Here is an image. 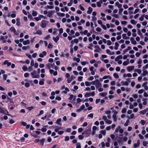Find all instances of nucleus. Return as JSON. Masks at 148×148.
<instances>
[{"mask_svg": "<svg viewBox=\"0 0 148 148\" xmlns=\"http://www.w3.org/2000/svg\"><path fill=\"white\" fill-rule=\"evenodd\" d=\"M102 119L104 120L105 123L108 124H110L112 123L111 120H109L107 118V117L106 116H103L102 117Z\"/></svg>", "mask_w": 148, "mask_h": 148, "instance_id": "f257e3e1", "label": "nucleus"}, {"mask_svg": "<svg viewBox=\"0 0 148 148\" xmlns=\"http://www.w3.org/2000/svg\"><path fill=\"white\" fill-rule=\"evenodd\" d=\"M31 74L33 78H38L39 77V75H37L36 72V71H34L33 72L31 73Z\"/></svg>", "mask_w": 148, "mask_h": 148, "instance_id": "f03ea898", "label": "nucleus"}, {"mask_svg": "<svg viewBox=\"0 0 148 148\" xmlns=\"http://www.w3.org/2000/svg\"><path fill=\"white\" fill-rule=\"evenodd\" d=\"M47 23V21L45 20H43L41 22V27L42 28H44L46 26Z\"/></svg>", "mask_w": 148, "mask_h": 148, "instance_id": "7ed1b4c3", "label": "nucleus"}, {"mask_svg": "<svg viewBox=\"0 0 148 148\" xmlns=\"http://www.w3.org/2000/svg\"><path fill=\"white\" fill-rule=\"evenodd\" d=\"M82 134L84 135V137H88L90 135L89 131L88 130L84 131L82 133Z\"/></svg>", "mask_w": 148, "mask_h": 148, "instance_id": "20e7f679", "label": "nucleus"}, {"mask_svg": "<svg viewBox=\"0 0 148 148\" xmlns=\"http://www.w3.org/2000/svg\"><path fill=\"white\" fill-rule=\"evenodd\" d=\"M97 82L96 83L95 86L96 88L100 87L101 86V84L100 82H99L98 79H97Z\"/></svg>", "mask_w": 148, "mask_h": 148, "instance_id": "39448f33", "label": "nucleus"}, {"mask_svg": "<svg viewBox=\"0 0 148 148\" xmlns=\"http://www.w3.org/2000/svg\"><path fill=\"white\" fill-rule=\"evenodd\" d=\"M47 55V52L46 51H43L42 53H40L39 55V56L40 58H43L44 56H46Z\"/></svg>", "mask_w": 148, "mask_h": 148, "instance_id": "423d86ee", "label": "nucleus"}, {"mask_svg": "<svg viewBox=\"0 0 148 148\" xmlns=\"http://www.w3.org/2000/svg\"><path fill=\"white\" fill-rule=\"evenodd\" d=\"M117 112L115 111L114 112L113 115V118L114 121H116L117 120L116 114H117Z\"/></svg>", "mask_w": 148, "mask_h": 148, "instance_id": "0eeeda50", "label": "nucleus"}, {"mask_svg": "<svg viewBox=\"0 0 148 148\" xmlns=\"http://www.w3.org/2000/svg\"><path fill=\"white\" fill-rule=\"evenodd\" d=\"M10 30L11 32L14 33L15 35H17L16 32V30L14 27H11L10 28Z\"/></svg>", "mask_w": 148, "mask_h": 148, "instance_id": "6e6552de", "label": "nucleus"}, {"mask_svg": "<svg viewBox=\"0 0 148 148\" xmlns=\"http://www.w3.org/2000/svg\"><path fill=\"white\" fill-rule=\"evenodd\" d=\"M130 40L131 41L132 44L135 45L137 43L134 40V38L133 37H131L130 38Z\"/></svg>", "mask_w": 148, "mask_h": 148, "instance_id": "1a4fd4ad", "label": "nucleus"}, {"mask_svg": "<svg viewBox=\"0 0 148 148\" xmlns=\"http://www.w3.org/2000/svg\"><path fill=\"white\" fill-rule=\"evenodd\" d=\"M134 66H128L127 68V70L129 72H130L134 69Z\"/></svg>", "mask_w": 148, "mask_h": 148, "instance_id": "9d476101", "label": "nucleus"}, {"mask_svg": "<svg viewBox=\"0 0 148 148\" xmlns=\"http://www.w3.org/2000/svg\"><path fill=\"white\" fill-rule=\"evenodd\" d=\"M122 56L121 55H119L117 56L115 59V61L117 62L120 59H122Z\"/></svg>", "mask_w": 148, "mask_h": 148, "instance_id": "9b49d317", "label": "nucleus"}, {"mask_svg": "<svg viewBox=\"0 0 148 148\" xmlns=\"http://www.w3.org/2000/svg\"><path fill=\"white\" fill-rule=\"evenodd\" d=\"M148 111V108H146L140 112V113L142 115L144 114L147 111Z\"/></svg>", "mask_w": 148, "mask_h": 148, "instance_id": "f8f14e48", "label": "nucleus"}, {"mask_svg": "<svg viewBox=\"0 0 148 148\" xmlns=\"http://www.w3.org/2000/svg\"><path fill=\"white\" fill-rule=\"evenodd\" d=\"M3 64L5 65L7 64L8 66H9L11 64L10 62H9L7 60H5L4 61Z\"/></svg>", "mask_w": 148, "mask_h": 148, "instance_id": "ddd939ff", "label": "nucleus"}, {"mask_svg": "<svg viewBox=\"0 0 148 148\" xmlns=\"http://www.w3.org/2000/svg\"><path fill=\"white\" fill-rule=\"evenodd\" d=\"M59 38L58 36H56L55 37H53V39L54 41L57 43L58 40H59Z\"/></svg>", "mask_w": 148, "mask_h": 148, "instance_id": "4468645a", "label": "nucleus"}, {"mask_svg": "<svg viewBox=\"0 0 148 148\" xmlns=\"http://www.w3.org/2000/svg\"><path fill=\"white\" fill-rule=\"evenodd\" d=\"M52 64L48 63L46 65V67L48 69H50L51 67L52 68Z\"/></svg>", "mask_w": 148, "mask_h": 148, "instance_id": "2eb2a0df", "label": "nucleus"}, {"mask_svg": "<svg viewBox=\"0 0 148 148\" xmlns=\"http://www.w3.org/2000/svg\"><path fill=\"white\" fill-rule=\"evenodd\" d=\"M92 11V8L90 7H89L88 8V10L87 12L88 14H91Z\"/></svg>", "mask_w": 148, "mask_h": 148, "instance_id": "dca6fc26", "label": "nucleus"}, {"mask_svg": "<svg viewBox=\"0 0 148 148\" xmlns=\"http://www.w3.org/2000/svg\"><path fill=\"white\" fill-rule=\"evenodd\" d=\"M122 36L123 39L125 40L128 39L129 38V37H127V36L126 34H123L122 35Z\"/></svg>", "mask_w": 148, "mask_h": 148, "instance_id": "f3484780", "label": "nucleus"}, {"mask_svg": "<svg viewBox=\"0 0 148 148\" xmlns=\"http://www.w3.org/2000/svg\"><path fill=\"white\" fill-rule=\"evenodd\" d=\"M121 85L123 86L125 85L127 86L129 84L126 81L124 82V81H122L121 82Z\"/></svg>", "mask_w": 148, "mask_h": 148, "instance_id": "a211bd4d", "label": "nucleus"}, {"mask_svg": "<svg viewBox=\"0 0 148 148\" xmlns=\"http://www.w3.org/2000/svg\"><path fill=\"white\" fill-rule=\"evenodd\" d=\"M30 43V41L29 40H25L23 42V44L24 45H26L27 44H29Z\"/></svg>", "mask_w": 148, "mask_h": 148, "instance_id": "6ab92c4d", "label": "nucleus"}, {"mask_svg": "<svg viewBox=\"0 0 148 148\" xmlns=\"http://www.w3.org/2000/svg\"><path fill=\"white\" fill-rule=\"evenodd\" d=\"M119 46V43L117 42H115V47H114V49L116 50H117L118 49Z\"/></svg>", "mask_w": 148, "mask_h": 148, "instance_id": "aec40b11", "label": "nucleus"}, {"mask_svg": "<svg viewBox=\"0 0 148 148\" xmlns=\"http://www.w3.org/2000/svg\"><path fill=\"white\" fill-rule=\"evenodd\" d=\"M61 118L58 119L57 120V121L56 122V123L59 125H61L60 122H61Z\"/></svg>", "mask_w": 148, "mask_h": 148, "instance_id": "412c9836", "label": "nucleus"}, {"mask_svg": "<svg viewBox=\"0 0 148 148\" xmlns=\"http://www.w3.org/2000/svg\"><path fill=\"white\" fill-rule=\"evenodd\" d=\"M130 22L132 24L135 25L137 23V21H136L134 20H131L130 21Z\"/></svg>", "mask_w": 148, "mask_h": 148, "instance_id": "4be33fe9", "label": "nucleus"}, {"mask_svg": "<svg viewBox=\"0 0 148 148\" xmlns=\"http://www.w3.org/2000/svg\"><path fill=\"white\" fill-rule=\"evenodd\" d=\"M37 12L34 10H33L32 11V15L34 16H35L37 15Z\"/></svg>", "mask_w": 148, "mask_h": 148, "instance_id": "5701e85b", "label": "nucleus"}, {"mask_svg": "<svg viewBox=\"0 0 148 148\" xmlns=\"http://www.w3.org/2000/svg\"><path fill=\"white\" fill-rule=\"evenodd\" d=\"M22 69H23V70L25 71H27L28 69L27 68V66L25 65L23 66Z\"/></svg>", "mask_w": 148, "mask_h": 148, "instance_id": "b1692460", "label": "nucleus"}, {"mask_svg": "<svg viewBox=\"0 0 148 148\" xmlns=\"http://www.w3.org/2000/svg\"><path fill=\"white\" fill-rule=\"evenodd\" d=\"M74 42L75 43H77L78 42H79V41H78V39H76V38H75V39H74V41H73V40H71V43H72L73 44V42Z\"/></svg>", "mask_w": 148, "mask_h": 148, "instance_id": "393cba45", "label": "nucleus"}, {"mask_svg": "<svg viewBox=\"0 0 148 148\" xmlns=\"http://www.w3.org/2000/svg\"><path fill=\"white\" fill-rule=\"evenodd\" d=\"M121 128L120 126H118L115 129V132L116 133L118 132L119 131V129Z\"/></svg>", "mask_w": 148, "mask_h": 148, "instance_id": "a878e982", "label": "nucleus"}, {"mask_svg": "<svg viewBox=\"0 0 148 148\" xmlns=\"http://www.w3.org/2000/svg\"><path fill=\"white\" fill-rule=\"evenodd\" d=\"M53 13V12L51 11L49 12L48 14L47 15V16H48V17H51V16H52Z\"/></svg>", "mask_w": 148, "mask_h": 148, "instance_id": "bb28decb", "label": "nucleus"}, {"mask_svg": "<svg viewBox=\"0 0 148 148\" xmlns=\"http://www.w3.org/2000/svg\"><path fill=\"white\" fill-rule=\"evenodd\" d=\"M0 113H5L4 111L3 110V108L0 106Z\"/></svg>", "mask_w": 148, "mask_h": 148, "instance_id": "cd10ccee", "label": "nucleus"}, {"mask_svg": "<svg viewBox=\"0 0 148 148\" xmlns=\"http://www.w3.org/2000/svg\"><path fill=\"white\" fill-rule=\"evenodd\" d=\"M57 15L58 16H59L63 17L65 16V14L64 13H61L60 12L58 13L57 14Z\"/></svg>", "mask_w": 148, "mask_h": 148, "instance_id": "c85d7f7f", "label": "nucleus"}, {"mask_svg": "<svg viewBox=\"0 0 148 148\" xmlns=\"http://www.w3.org/2000/svg\"><path fill=\"white\" fill-rule=\"evenodd\" d=\"M10 106H11L10 108V109L11 110H13L15 106L14 104H10Z\"/></svg>", "mask_w": 148, "mask_h": 148, "instance_id": "c756f323", "label": "nucleus"}, {"mask_svg": "<svg viewBox=\"0 0 148 148\" xmlns=\"http://www.w3.org/2000/svg\"><path fill=\"white\" fill-rule=\"evenodd\" d=\"M73 59L74 60L76 61L78 63L79 62H80V59L79 58H76L75 57L74 58H73Z\"/></svg>", "mask_w": 148, "mask_h": 148, "instance_id": "7c9ffc66", "label": "nucleus"}, {"mask_svg": "<svg viewBox=\"0 0 148 148\" xmlns=\"http://www.w3.org/2000/svg\"><path fill=\"white\" fill-rule=\"evenodd\" d=\"M93 46V44L92 43H90L89 44V46H88V48L89 49L92 50L93 49L92 48V47Z\"/></svg>", "mask_w": 148, "mask_h": 148, "instance_id": "2f4dec72", "label": "nucleus"}, {"mask_svg": "<svg viewBox=\"0 0 148 148\" xmlns=\"http://www.w3.org/2000/svg\"><path fill=\"white\" fill-rule=\"evenodd\" d=\"M45 140V139L43 138L41 140H40V142L41 143L42 145H43L44 144V142Z\"/></svg>", "mask_w": 148, "mask_h": 148, "instance_id": "473e14b6", "label": "nucleus"}, {"mask_svg": "<svg viewBox=\"0 0 148 148\" xmlns=\"http://www.w3.org/2000/svg\"><path fill=\"white\" fill-rule=\"evenodd\" d=\"M34 34H37L39 35H41L42 34V31L40 30H38L36 31V33H34Z\"/></svg>", "mask_w": 148, "mask_h": 148, "instance_id": "72a5a7b5", "label": "nucleus"}, {"mask_svg": "<svg viewBox=\"0 0 148 148\" xmlns=\"http://www.w3.org/2000/svg\"><path fill=\"white\" fill-rule=\"evenodd\" d=\"M129 62L128 61H125L123 62V64L124 66H126L129 64Z\"/></svg>", "mask_w": 148, "mask_h": 148, "instance_id": "f704fd0d", "label": "nucleus"}, {"mask_svg": "<svg viewBox=\"0 0 148 148\" xmlns=\"http://www.w3.org/2000/svg\"><path fill=\"white\" fill-rule=\"evenodd\" d=\"M99 95L103 97L106 96L107 95V93L105 92L100 93H99Z\"/></svg>", "mask_w": 148, "mask_h": 148, "instance_id": "c9c22d12", "label": "nucleus"}, {"mask_svg": "<svg viewBox=\"0 0 148 148\" xmlns=\"http://www.w3.org/2000/svg\"><path fill=\"white\" fill-rule=\"evenodd\" d=\"M90 96V93H86L85 94L84 97L85 98L89 97Z\"/></svg>", "mask_w": 148, "mask_h": 148, "instance_id": "e433bc0d", "label": "nucleus"}, {"mask_svg": "<svg viewBox=\"0 0 148 148\" xmlns=\"http://www.w3.org/2000/svg\"><path fill=\"white\" fill-rule=\"evenodd\" d=\"M76 148H81V144L80 143H78L76 144Z\"/></svg>", "mask_w": 148, "mask_h": 148, "instance_id": "4c0bfd02", "label": "nucleus"}, {"mask_svg": "<svg viewBox=\"0 0 148 148\" xmlns=\"http://www.w3.org/2000/svg\"><path fill=\"white\" fill-rule=\"evenodd\" d=\"M147 73V71H143V73L141 74V75L143 76H145Z\"/></svg>", "mask_w": 148, "mask_h": 148, "instance_id": "58836bf2", "label": "nucleus"}, {"mask_svg": "<svg viewBox=\"0 0 148 148\" xmlns=\"http://www.w3.org/2000/svg\"><path fill=\"white\" fill-rule=\"evenodd\" d=\"M100 133L103 134V135H105L106 133V131L105 130H101L100 131Z\"/></svg>", "mask_w": 148, "mask_h": 148, "instance_id": "ea45409f", "label": "nucleus"}, {"mask_svg": "<svg viewBox=\"0 0 148 148\" xmlns=\"http://www.w3.org/2000/svg\"><path fill=\"white\" fill-rule=\"evenodd\" d=\"M129 123V119H127L125 123L124 124V125L125 126H127L128 125V124Z\"/></svg>", "mask_w": 148, "mask_h": 148, "instance_id": "a19ab883", "label": "nucleus"}, {"mask_svg": "<svg viewBox=\"0 0 148 148\" xmlns=\"http://www.w3.org/2000/svg\"><path fill=\"white\" fill-rule=\"evenodd\" d=\"M44 79H42V80L40 81L39 82V84L40 85H43L44 83Z\"/></svg>", "mask_w": 148, "mask_h": 148, "instance_id": "79ce46f5", "label": "nucleus"}, {"mask_svg": "<svg viewBox=\"0 0 148 148\" xmlns=\"http://www.w3.org/2000/svg\"><path fill=\"white\" fill-rule=\"evenodd\" d=\"M101 60L102 61H103L105 63H107L109 62V61L107 59L104 60L103 59L101 58Z\"/></svg>", "mask_w": 148, "mask_h": 148, "instance_id": "37998d69", "label": "nucleus"}, {"mask_svg": "<svg viewBox=\"0 0 148 148\" xmlns=\"http://www.w3.org/2000/svg\"><path fill=\"white\" fill-rule=\"evenodd\" d=\"M83 135H79L78 137V138L79 140H82L84 138V136H83Z\"/></svg>", "mask_w": 148, "mask_h": 148, "instance_id": "c03bdc74", "label": "nucleus"}, {"mask_svg": "<svg viewBox=\"0 0 148 148\" xmlns=\"http://www.w3.org/2000/svg\"><path fill=\"white\" fill-rule=\"evenodd\" d=\"M114 77L116 78H118L119 77V75L116 73H114L113 74Z\"/></svg>", "mask_w": 148, "mask_h": 148, "instance_id": "a18cd8bd", "label": "nucleus"}, {"mask_svg": "<svg viewBox=\"0 0 148 148\" xmlns=\"http://www.w3.org/2000/svg\"><path fill=\"white\" fill-rule=\"evenodd\" d=\"M3 80H5L8 77V75L7 74H4L3 75Z\"/></svg>", "mask_w": 148, "mask_h": 148, "instance_id": "49530a36", "label": "nucleus"}, {"mask_svg": "<svg viewBox=\"0 0 148 148\" xmlns=\"http://www.w3.org/2000/svg\"><path fill=\"white\" fill-rule=\"evenodd\" d=\"M144 14L143 15L140 17L139 18V20L141 21H143L144 20Z\"/></svg>", "mask_w": 148, "mask_h": 148, "instance_id": "de8ad7c7", "label": "nucleus"}, {"mask_svg": "<svg viewBox=\"0 0 148 148\" xmlns=\"http://www.w3.org/2000/svg\"><path fill=\"white\" fill-rule=\"evenodd\" d=\"M73 3V2L72 0H71L70 1V2L68 3L67 5L69 6H71L72 5Z\"/></svg>", "mask_w": 148, "mask_h": 148, "instance_id": "09e8293b", "label": "nucleus"}, {"mask_svg": "<svg viewBox=\"0 0 148 148\" xmlns=\"http://www.w3.org/2000/svg\"><path fill=\"white\" fill-rule=\"evenodd\" d=\"M97 79L95 81H92L90 82V84L95 85L96 83L97 82Z\"/></svg>", "mask_w": 148, "mask_h": 148, "instance_id": "8fccbe9b", "label": "nucleus"}, {"mask_svg": "<svg viewBox=\"0 0 148 148\" xmlns=\"http://www.w3.org/2000/svg\"><path fill=\"white\" fill-rule=\"evenodd\" d=\"M87 117H90L92 118L93 117V114L92 113L88 115Z\"/></svg>", "mask_w": 148, "mask_h": 148, "instance_id": "3c124183", "label": "nucleus"}, {"mask_svg": "<svg viewBox=\"0 0 148 148\" xmlns=\"http://www.w3.org/2000/svg\"><path fill=\"white\" fill-rule=\"evenodd\" d=\"M122 113H125L126 112V109L125 108H124L122 109L121 111Z\"/></svg>", "mask_w": 148, "mask_h": 148, "instance_id": "603ef678", "label": "nucleus"}, {"mask_svg": "<svg viewBox=\"0 0 148 148\" xmlns=\"http://www.w3.org/2000/svg\"><path fill=\"white\" fill-rule=\"evenodd\" d=\"M83 77L82 76H79L78 77L77 79L79 81H82Z\"/></svg>", "mask_w": 148, "mask_h": 148, "instance_id": "864d4df0", "label": "nucleus"}, {"mask_svg": "<svg viewBox=\"0 0 148 148\" xmlns=\"http://www.w3.org/2000/svg\"><path fill=\"white\" fill-rule=\"evenodd\" d=\"M51 38V36H50V35H47V36H46L44 38V39L45 40H47V39H48L50 38Z\"/></svg>", "mask_w": 148, "mask_h": 148, "instance_id": "5fc2aeb1", "label": "nucleus"}, {"mask_svg": "<svg viewBox=\"0 0 148 148\" xmlns=\"http://www.w3.org/2000/svg\"><path fill=\"white\" fill-rule=\"evenodd\" d=\"M69 136H66L65 137V138L64 139V140L65 141H69Z\"/></svg>", "mask_w": 148, "mask_h": 148, "instance_id": "6e6d98bb", "label": "nucleus"}, {"mask_svg": "<svg viewBox=\"0 0 148 148\" xmlns=\"http://www.w3.org/2000/svg\"><path fill=\"white\" fill-rule=\"evenodd\" d=\"M83 130V129L82 127H80L78 129V132L79 133L81 132Z\"/></svg>", "mask_w": 148, "mask_h": 148, "instance_id": "4d7b16f0", "label": "nucleus"}, {"mask_svg": "<svg viewBox=\"0 0 148 148\" xmlns=\"http://www.w3.org/2000/svg\"><path fill=\"white\" fill-rule=\"evenodd\" d=\"M119 140L118 141V142L119 143H123V142H122V140L123 138V137H119Z\"/></svg>", "mask_w": 148, "mask_h": 148, "instance_id": "13d9d810", "label": "nucleus"}, {"mask_svg": "<svg viewBox=\"0 0 148 148\" xmlns=\"http://www.w3.org/2000/svg\"><path fill=\"white\" fill-rule=\"evenodd\" d=\"M85 84L86 86H89L90 85V83L88 81L85 82Z\"/></svg>", "mask_w": 148, "mask_h": 148, "instance_id": "bf43d9fd", "label": "nucleus"}, {"mask_svg": "<svg viewBox=\"0 0 148 148\" xmlns=\"http://www.w3.org/2000/svg\"><path fill=\"white\" fill-rule=\"evenodd\" d=\"M25 86L26 88H28L30 86V84L28 82H26L25 84Z\"/></svg>", "mask_w": 148, "mask_h": 148, "instance_id": "052dcab7", "label": "nucleus"}, {"mask_svg": "<svg viewBox=\"0 0 148 148\" xmlns=\"http://www.w3.org/2000/svg\"><path fill=\"white\" fill-rule=\"evenodd\" d=\"M143 145L144 146H145L148 144V143L146 141H144L143 142Z\"/></svg>", "mask_w": 148, "mask_h": 148, "instance_id": "680f3d73", "label": "nucleus"}, {"mask_svg": "<svg viewBox=\"0 0 148 148\" xmlns=\"http://www.w3.org/2000/svg\"><path fill=\"white\" fill-rule=\"evenodd\" d=\"M111 111L109 110L106 111L105 112V114L108 115L110 114Z\"/></svg>", "mask_w": 148, "mask_h": 148, "instance_id": "e2e57ef3", "label": "nucleus"}, {"mask_svg": "<svg viewBox=\"0 0 148 148\" xmlns=\"http://www.w3.org/2000/svg\"><path fill=\"white\" fill-rule=\"evenodd\" d=\"M34 65V60H32L31 62L30 66H33Z\"/></svg>", "mask_w": 148, "mask_h": 148, "instance_id": "0e129e2a", "label": "nucleus"}, {"mask_svg": "<svg viewBox=\"0 0 148 148\" xmlns=\"http://www.w3.org/2000/svg\"><path fill=\"white\" fill-rule=\"evenodd\" d=\"M71 129L70 128H68L66 130V131L70 133L71 132Z\"/></svg>", "mask_w": 148, "mask_h": 148, "instance_id": "69168bd1", "label": "nucleus"}, {"mask_svg": "<svg viewBox=\"0 0 148 148\" xmlns=\"http://www.w3.org/2000/svg\"><path fill=\"white\" fill-rule=\"evenodd\" d=\"M52 139L50 137H48L47 138V141L48 142L50 143Z\"/></svg>", "mask_w": 148, "mask_h": 148, "instance_id": "338daca9", "label": "nucleus"}, {"mask_svg": "<svg viewBox=\"0 0 148 148\" xmlns=\"http://www.w3.org/2000/svg\"><path fill=\"white\" fill-rule=\"evenodd\" d=\"M112 44V42L110 40H108L107 41V45H110Z\"/></svg>", "mask_w": 148, "mask_h": 148, "instance_id": "774afa93", "label": "nucleus"}]
</instances>
